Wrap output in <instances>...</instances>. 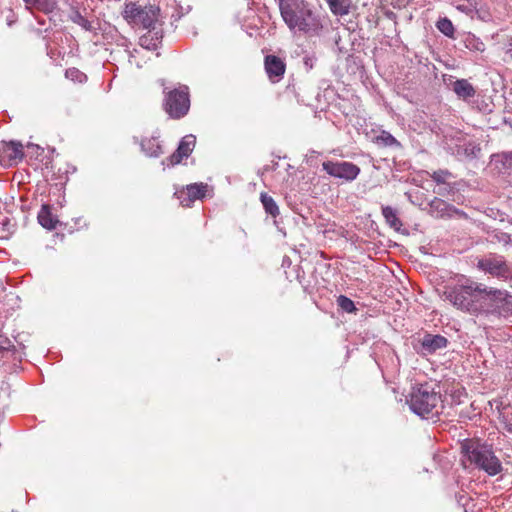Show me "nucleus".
<instances>
[{"label":"nucleus","instance_id":"17","mask_svg":"<svg viewBox=\"0 0 512 512\" xmlns=\"http://www.w3.org/2000/svg\"><path fill=\"white\" fill-rule=\"evenodd\" d=\"M39 224L48 229L53 230L56 228L58 220L53 216L50 206L43 204L37 216Z\"/></svg>","mask_w":512,"mask_h":512},{"label":"nucleus","instance_id":"27","mask_svg":"<svg viewBox=\"0 0 512 512\" xmlns=\"http://www.w3.org/2000/svg\"><path fill=\"white\" fill-rule=\"evenodd\" d=\"M436 26H437L438 30L441 33H443L445 36L453 37L454 26L448 18H441L440 20H438Z\"/></svg>","mask_w":512,"mask_h":512},{"label":"nucleus","instance_id":"1","mask_svg":"<svg viewBox=\"0 0 512 512\" xmlns=\"http://www.w3.org/2000/svg\"><path fill=\"white\" fill-rule=\"evenodd\" d=\"M506 293L487 287L465 275L457 276L444 286L442 297L454 308L470 315L488 314L494 310V302L502 300Z\"/></svg>","mask_w":512,"mask_h":512},{"label":"nucleus","instance_id":"12","mask_svg":"<svg viewBox=\"0 0 512 512\" xmlns=\"http://www.w3.org/2000/svg\"><path fill=\"white\" fill-rule=\"evenodd\" d=\"M24 157L23 145L18 141L0 143V161L8 165L17 164Z\"/></svg>","mask_w":512,"mask_h":512},{"label":"nucleus","instance_id":"19","mask_svg":"<svg viewBox=\"0 0 512 512\" xmlns=\"http://www.w3.org/2000/svg\"><path fill=\"white\" fill-rule=\"evenodd\" d=\"M27 7L50 14L57 8V0H23Z\"/></svg>","mask_w":512,"mask_h":512},{"label":"nucleus","instance_id":"38","mask_svg":"<svg viewBox=\"0 0 512 512\" xmlns=\"http://www.w3.org/2000/svg\"><path fill=\"white\" fill-rule=\"evenodd\" d=\"M292 0H277L278 2V6H279V9H280V13L282 12V8L284 7L285 4H289Z\"/></svg>","mask_w":512,"mask_h":512},{"label":"nucleus","instance_id":"25","mask_svg":"<svg viewBox=\"0 0 512 512\" xmlns=\"http://www.w3.org/2000/svg\"><path fill=\"white\" fill-rule=\"evenodd\" d=\"M480 151L481 148L478 145L473 142H468L458 147L457 154L468 159H473L478 156Z\"/></svg>","mask_w":512,"mask_h":512},{"label":"nucleus","instance_id":"30","mask_svg":"<svg viewBox=\"0 0 512 512\" xmlns=\"http://www.w3.org/2000/svg\"><path fill=\"white\" fill-rule=\"evenodd\" d=\"M451 176L448 170L439 169L431 174V178L438 184L445 183L446 179Z\"/></svg>","mask_w":512,"mask_h":512},{"label":"nucleus","instance_id":"8","mask_svg":"<svg viewBox=\"0 0 512 512\" xmlns=\"http://www.w3.org/2000/svg\"><path fill=\"white\" fill-rule=\"evenodd\" d=\"M212 192V187L206 183L199 182L182 187H176L174 196L179 200L183 207H191L196 200H203L205 198L212 197Z\"/></svg>","mask_w":512,"mask_h":512},{"label":"nucleus","instance_id":"2","mask_svg":"<svg viewBox=\"0 0 512 512\" xmlns=\"http://www.w3.org/2000/svg\"><path fill=\"white\" fill-rule=\"evenodd\" d=\"M281 16L290 30L303 32L309 36L319 35L323 28L320 16L304 0H292L285 4Z\"/></svg>","mask_w":512,"mask_h":512},{"label":"nucleus","instance_id":"39","mask_svg":"<svg viewBox=\"0 0 512 512\" xmlns=\"http://www.w3.org/2000/svg\"><path fill=\"white\" fill-rule=\"evenodd\" d=\"M136 53H138L137 49H134L133 51L129 52V62L132 64L133 59L136 57Z\"/></svg>","mask_w":512,"mask_h":512},{"label":"nucleus","instance_id":"24","mask_svg":"<svg viewBox=\"0 0 512 512\" xmlns=\"http://www.w3.org/2000/svg\"><path fill=\"white\" fill-rule=\"evenodd\" d=\"M196 146V137L193 134H187L181 138L178 143V150H180L185 156L189 157Z\"/></svg>","mask_w":512,"mask_h":512},{"label":"nucleus","instance_id":"9","mask_svg":"<svg viewBox=\"0 0 512 512\" xmlns=\"http://www.w3.org/2000/svg\"><path fill=\"white\" fill-rule=\"evenodd\" d=\"M322 169L329 176L346 182L354 181L361 171L359 166L348 161H325L322 163Z\"/></svg>","mask_w":512,"mask_h":512},{"label":"nucleus","instance_id":"31","mask_svg":"<svg viewBox=\"0 0 512 512\" xmlns=\"http://www.w3.org/2000/svg\"><path fill=\"white\" fill-rule=\"evenodd\" d=\"M466 47L470 50L483 51L485 45L482 41L473 37L467 38Z\"/></svg>","mask_w":512,"mask_h":512},{"label":"nucleus","instance_id":"11","mask_svg":"<svg viewBox=\"0 0 512 512\" xmlns=\"http://www.w3.org/2000/svg\"><path fill=\"white\" fill-rule=\"evenodd\" d=\"M264 69L269 81L279 83L286 72V62L279 56L268 54L264 57Z\"/></svg>","mask_w":512,"mask_h":512},{"label":"nucleus","instance_id":"34","mask_svg":"<svg viewBox=\"0 0 512 512\" xmlns=\"http://www.w3.org/2000/svg\"><path fill=\"white\" fill-rule=\"evenodd\" d=\"M316 60L317 58L315 56H305L303 58V64H304V67L306 68V70H311L315 63H316Z\"/></svg>","mask_w":512,"mask_h":512},{"label":"nucleus","instance_id":"29","mask_svg":"<svg viewBox=\"0 0 512 512\" xmlns=\"http://www.w3.org/2000/svg\"><path fill=\"white\" fill-rule=\"evenodd\" d=\"M337 304L345 312L352 313L356 311L354 302L345 295L337 297Z\"/></svg>","mask_w":512,"mask_h":512},{"label":"nucleus","instance_id":"23","mask_svg":"<svg viewBox=\"0 0 512 512\" xmlns=\"http://www.w3.org/2000/svg\"><path fill=\"white\" fill-rule=\"evenodd\" d=\"M260 200L267 214L271 215L273 218H276L279 215V207L270 195L267 193H261Z\"/></svg>","mask_w":512,"mask_h":512},{"label":"nucleus","instance_id":"37","mask_svg":"<svg viewBox=\"0 0 512 512\" xmlns=\"http://www.w3.org/2000/svg\"><path fill=\"white\" fill-rule=\"evenodd\" d=\"M506 54L512 59V37L508 40Z\"/></svg>","mask_w":512,"mask_h":512},{"label":"nucleus","instance_id":"7","mask_svg":"<svg viewBox=\"0 0 512 512\" xmlns=\"http://www.w3.org/2000/svg\"><path fill=\"white\" fill-rule=\"evenodd\" d=\"M476 268L494 278L507 281L512 278V265L503 255L488 253L477 258Z\"/></svg>","mask_w":512,"mask_h":512},{"label":"nucleus","instance_id":"6","mask_svg":"<svg viewBox=\"0 0 512 512\" xmlns=\"http://www.w3.org/2000/svg\"><path fill=\"white\" fill-rule=\"evenodd\" d=\"M163 109L172 119L185 117L190 109L189 87L179 84L174 89H164Z\"/></svg>","mask_w":512,"mask_h":512},{"label":"nucleus","instance_id":"35","mask_svg":"<svg viewBox=\"0 0 512 512\" xmlns=\"http://www.w3.org/2000/svg\"><path fill=\"white\" fill-rule=\"evenodd\" d=\"M10 355H12V351L8 347L0 345V357L8 358Z\"/></svg>","mask_w":512,"mask_h":512},{"label":"nucleus","instance_id":"13","mask_svg":"<svg viewBox=\"0 0 512 512\" xmlns=\"http://www.w3.org/2000/svg\"><path fill=\"white\" fill-rule=\"evenodd\" d=\"M420 348L418 353L422 355H431L440 349H444L448 345V340L442 335H434L425 333L424 336L419 339Z\"/></svg>","mask_w":512,"mask_h":512},{"label":"nucleus","instance_id":"18","mask_svg":"<svg viewBox=\"0 0 512 512\" xmlns=\"http://www.w3.org/2000/svg\"><path fill=\"white\" fill-rule=\"evenodd\" d=\"M331 13L335 16H345L350 13L352 0H325Z\"/></svg>","mask_w":512,"mask_h":512},{"label":"nucleus","instance_id":"5","mask_svg":"<svg viewBox=\"0 0 512 512\" xmlns=\"http://www.w3.org/2000/svg\"><path fill=\"white\" fill-rule=\"evenodd\" d=\"M122 15L131 25H140L143 29L159 28L160 8L158 6H141L136 2H129L125 4Z\"/></svg>","mask_w":512,"mask_h":512},{"label":"nucleus","instance_id":"4","mask_svg":"<svg viewBox=\"0 0 512 512\" xmlns=\"http://www.w3.org/2000/svg\"><path fill=\"white\" fill-rule=\"evenodd\" d=\"M407 403L410 410L423 419L434 418L443 409L440 393L428 383L414 387Z\"/></svg>","mask_w":512,"mask_h":512},{"label":"nucleus","instance_id":"22","mask_svg":"<svg viewBox=\"0 0 512 512\" xmlns=\"http://www.w3.org/2000/svg\"><path fill=\"white\" fill-rule=\"evenodd\" d=\"M69 20L82 29L94 32L96 29L88 19H86L77 8H73L69 14Z\"/></svg>","mask_w":512,"mask_h":512},{"label":"nucleus","instance_id":"28","mask_svg":"<svg viewBox=\"0 0 512 512\" xmlns=\"http://www.w3.org/2000/svg\"><path fill=\"white\" fill-rule=\"evenodd\" d=\"M65 76L66 78L78 83H83L87 80L86 74L75 67L68 68L65 71Z\"/></svg>","mask_w":512,"mask_h":512},{"label":"nucleus","instance_id":"36","mask_svg":"<svg viewBox=\"0 0 512 512\" xmlns=\"http://www.w3.org/2000/svg\"><path fill=\"white\" fill-rule=\"evenodd\" d=\"M505 163L512 166V151L503 154Z\"/></svg>","mask_w":512,"mask_h":512},{"label":"nucleus","instance_id":"3","mask_svg":"<svg viewBox=\"0 0 512 512\" xmlns=\"http://www.w3.org/2000/svg\"><path fill=\"white\" fill-rule=\"evenodd\" d=\"M461 450L471 464L489 476H495L502 471L501 461L495 455L492 445L468 439L461 444Z\"/></svg>","mask_w":512,"mask_h":512},{"label":"nucleus","instance_id":"16","mask_svg":"<svg viewBox=\"0 0 512 512\" xmlns=\"http://www.w3.org/2000/svg\"><path fill=\"white\" fill-rule=\"evenodd\" d=\"M452 90L463 100L473 98L476 94L475 88L467 79H459L453 82Z\"/></svg>","mask_w":512,"mask_h":512},{"label":"nucleus","instance_id":"21","mask_svg":"<svg viewBox=\"0 0 512 512\" xmlns=\"http://www.w3.org/2000/svg\"><path fill=\"white\" fill-rule=\"evenodd\" d=\"M374 143L380 147L401 148V143L388 131L382 130L374 138Z\"/></svg>","mask_w":512,"mask_h":512},{"label":"nucleus","instance_id":"40","mask_svg":"<svg viewBox=\"0 0 512 512\" xmlns=\"http://www.w3.org/2000/svg\"><path fill=\"white\" fill-rule=\"evenodd\" d=\"M135 64H136V66H137L138 68H141V67H142V65H141L139 62H136Z\"/></svg>","mask_w":512,"mask_h":512},{"label":"nucleus","instance_id":"15","mask_svg":"<svg viewBox=\"0 0 512 512\" xmlns=\"http://www.w3.org/2000/svg\"><path fill=\"white\" fill-rule=\"evenodd\" d=\"M139 144L141 151L147 157L158 158L164 153L159 136L144 137Z\"/></svg>","mask_w":512,"mask_h":512},{"label":"nucleus","instance_id":"10","mask_svg":"<svg viewBox=\"0 0 512 512\" xmlns=\"http://www.w3.org/2000/svg\"><path fill=\"white\" fill-rule=\"evenodd\" d=\"M428 212L435 218H452L455 216L467 218V214L464 211L457 209L438 197H434V199L430 201Z\"/></svg>","mask_w":512,"mask_h":512},{"label":"nucleus","instance_id":"20","mask_svg":"<svg viewBox=\"0 0 512 512\" xmlns=\"http://www.w3.org/2000/svg\"><path fill=\"white\" fill-rule=\"evenodd\" d=\"M382 215L390 228L394 229L395 231H399L401 229L402 221L398 217L396 209L391 206H383Z\"/></svg>","mask_w":512,"mask_h":512},{"label":"nucleus","instance_id":"33","mask_svg":"<svg viewBox=\"0 0 512 512\" xmlns=\"http://www.w3.org/2000/svg\"><path fill=\"white\" fill-rule=\"evenodd\" d=\"M496 237L500 243H503L504 245H512V237L510 234L501 232Z\"/></svg>","mask_w":512,"mask_h":512},{"label":"nucleus","instance_id":"26","mask_svg":"<svg viewBox=\"0 0 512 512\" xmlns=\"http://www.w3.org/2000/svg\"><path fill=\"white\" fill-rule=\"evenodd\" d=\"M188 157L185 156L178 148L168 157L163 159L161 161V165L163 166V170L166 168H172L178 164H180L183 159H187Z\"/></svg>","mask_w":512,"mask_h":512},{"label":"nucleus","instance_id":"14","mask_svg":"<svg viewBox=\"0 0 512 512\" xmlns=\"http://www.w3.org/2000/svg\"><path fill=\"white\" fill-rule=\"evenodd\" d=\"M162 25L159 24V28L147 29L148 31L139 38V45L149 51L158 50L164 35Z\"/></svg>","mask_w":512,"mask_h":512},{"label":"nucleus","instance_id":"32","mask_svg":"<svg viewBox=\"0 0 512 512\" xmlns=\"http://www.w3.org/2000/svg\"><path fill=\"white\" fill-rule=\"evenodd\" d=\"M503 423L505 425V429L512 433V409L506 410L503 415Z\"/></svg>","mask_w":512,"mask_h":512}]
</instances>
